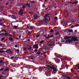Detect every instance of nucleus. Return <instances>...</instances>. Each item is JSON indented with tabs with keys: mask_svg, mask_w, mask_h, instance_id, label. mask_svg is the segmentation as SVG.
Returning <instances> with one entry per match:
<instances>
[{
	"mask_svg": "<svg viewBox=\"0 0 79 79\" xmlns=\"http://www.w3.org/2000/svg\"><path fill=\"white\" fill-rule=\"evenodd\" d=\"M78 40V39H77V37H72L70 40H66L65 41V43H71V42H75V41H77Z\"/></svg>",
	"mask_w": 79,
	"mask_h": 79,
	"instance_id": "1",
	"label": "nucleus"
},
{
	"mask_svg": "<svg viewBox=\"0 0 79 79\" xmlns=\"http://www.w3.org/2000/svg\"><path fill=\"white\" fill-rule=\"evenodd\" d=\"M47 66L48 68H50L51 69H53L54 71H57V69L53 65H52V67L50 65H47Z\"/></svg>",
	"mask_w": 79,
	"mask_h": 79,
	"instance_id": "2",
	"label": "nucleus"
},
{
	"mask_svg": "<svg viewBox=\"0 0 79 79\" xmlns=\"http://www.w3.org/2000/svg\"><path fill=\"white\" fill-rule=\"evenodd\" d=\"M48 45H49V46H52V45H53V46H55V43H53L52 41H50L48 42Z\"/></svg>",
	"mask_w": 79,
	"mask_h": 79,
	"instance_id": "3",
	"label": "nucleus"
},
{
	"mask_svg": "<svg viewBox=\"0 0 79 79\" xmlns=\"http://www.w3.org/2000/svg\"><path fill=\"white\" fill-rule=\"evenodd\" d=\"M33 48H36V49H38L39 48V45L37 44H34L33 46Z\"/></svg>",
	"mask_w": 79,
	"mask_h": 79,
	"instance_id": "4",
	"label": "nucleus"
},
{
	"mask_svg": "<svg viewBox=\"0 0 79 79\" xmlns=\"http://www.w3.org/2000/svg\"><path fill=\"white\" fill-rule=\"evenodd\" d=\"M6 52L7 53H10V54H12L13 53V52L10 49L7 50L6 51Z\"/></svg>",
	"mask_w": 79,
	"mask_h": 79,
	"instance_id": "5",
	"label": "nucleus"
},
{
	"mask_svg": "<svg viewBox=\"0 0 79 79\" xmlns=\"http://www.w3.org/2000/svg\"><path fill=\"white\" fill-rule=\"evenodd\" d=\"M24 10L21 9L20 10L19 12V14H20V15H23L24 13Z\"/></svg>",
	"mask_w": 79,
	"mask_h": 79,
	"instance_id": "6",
	"label": "nucleus"
},
{
	"mask_svg": "<svg viewBox=\"0 0 79 79\" xmlns=\"http://www.w3.org/2000/svg\"><path fill=\"white\" fill-rule=\"evenodd\" d=\"M44 37H45L46 38V39H49V38L50 39V35H47L46 34L44 35Z\"/></svg>",
	"mask_w": 79,
	"mask_h": 79,
	"instance_id": "7",
	"label": "nucleus"
},
{
	"mask_svg": "<svg viewBox=\"0 0 79 79\" xmlns=\"http://www.w3.org/2000/svg\"><path fill=\"white\" fill-rule=\"evenodd\" d=\"M34 18L35 19H37L38 18V17L37 16V15L36 14H34L33 15Z\"/></svg>",
	"mask_w": 79,
	"mask_h": 79,
	"instance_id": "8",
	"label": "nucleus"
},
{
	"mask_svg": "<svg viewBox=\"0 0 79 79\" xmlns=\"http://www.w3.org/2000/svg\"><path fill=\"white\" fill-rule=\"evenodd\" d=\"M44 19L45 21H47L48 20V19H50V17H45Z\"/></svg>",
	"mask_w": 79,
	"mask_h": 79,
	"instance_id": "9",
	"label": "nucleus"
},
{
	"mask_svg": "<svg viewBox=\"0 0 79 79\" xmlns=\"http://www.w3.org/2000/svg\"><path fill=\"white\" fill-rule=\"evenodd\" d=\"M26 8V5L25 4L23 5V6H22V8L23 10L24 11V9H25Z\"/></svg>",
	"mask_w": 79,
	"mask_h": 79,
	"instance_id": "10",
	"label": "nucleus"
},
{
	"mask_svg": "<svg viewBox=\"0 0 79 79\" xmlns=\"http://www.w3.org/2000/svg\"><path fill=\"white\" fill-rule=\"evenodd\" d=\"M9 39L10 41H11V42H13V39L11 37H10L9 38Z\"/></svg>",
	"mask_w": 79,
	"mask_h": 79,
	"instance_id": "11",
	"label": "nucleus"
},
{
	"mask_svg": "<svg viewBox=\"0 0 79 79\" xmlns=\"http://www.w3.org/2000/svg\"><path fill=\"white\" fill-rule=\"evenodd\" d=\"M69 37L68 36H65L64 38V39H65V40H66L67 39H69Z\"/></svg>",
	"mask_w": 79,
	"mask_h": 79,
	"instance_id": "12",
	"label": "nucleus"
},
{
	"mask_svg": "<svg viewBox=\"0 0 79 79\" xmlns=\"http://www.w3.org/2000/svg\"><path fill=\"white\" fill-rule=\"evenodd\" d=\"M78 3V2L77 1L74 2H70V3H72V4H76V3Z\"/></svg>",
	"mask_w": 79,
	"mask_h": 79,
	"instance_id": "13",
	"label": "nucleus"
},
{
	"mask_svg": "<svg viewBox=\"0 0 79 79\" xmlns=\"http://www.w3.org/2000/svg\"><path fill=\"white\" fill-rule=\"evenodd\" d=\"M26 5H27V6L28 7V8H31V6H30V5H29V4L26 3Z\"/></svg>",
	"mask_w": 79,
	"mask_h": 79,
	"instance_id": "14",
	"label": "nucleus"
},
{
	"mask_svg": "<svg viewBox=\"0 0 79 79\" xmlns=\"http://www.w3.org/2000/svg\"><path fill=\"white\" fill-rule=\"evenodd\" d=\"M49 16V14H46V15H45L44 17H45V18H47V17L48 18V17H48Z\"/></svg>",
	"mask_w": 79,
	"mask_h": 79,
	"instance_id": "15",
	"label": "nucleus"
},
{
	"mask_svg": "<svg viewBox=\"0 0 79 79\" xmlns=\"http://www.w3.org/2000/svg\"><path fill=\"white\" fill-rule=\"evenodd\" d=\"M4 35H5V36H9V35H8V33H6L4 34Z\"/></svg>",
	"mask_w": 79,
	"mask_h": 79,
	"instance_id": "16",
	"label": "nucleus"
},
{
	"mask_svg": "<svg viewBox=\"0 0 79 79\" xmlns=\"http://www.w3.org/2000/svg\"><path fill=\"white\" fill-rule=\"evenodd\" d=\"M12 18L13 19H16V17L14 15H12Z\"/></svg>",
	"mask_w": 79,
	"mask_h": 79,
	"instance_id": "17",
	"label": "nucleus"
},
{
	"mask_svg": "<svg viewBox=\"0 0 79 79\" xmlns=\"http://www.w3.org/2000/svg\"><path fill=\"white\" fill-rule=\"evenodd\" d=\"M73 30H68V31L69 32H73Z\"/></svg>",
	"mask_w": 79,
	"mask_h": 79,
	"instance_id": "18",
	"label": "nucleus"
},
{
	"mask_svg": "<svg viewBox=\"0 0 79 79\" xmlns=\"http://www.w3.org/2000/svg\"><path fill=\"white\" fill-rule=\"evenodd\" d=\"M40 36V35H39V34H36V36L37 38L39 37Z\"/></svg>",
	"mask_w": 79,
	"mask_h": 79,
	"instance_id": "19",
	"label": "nucleus"
},
{
	"mask_svg": "<svg viewBox=\"0 0 79 79\" xmlns=\"http://www.w3.org/2000/svg\"><path fill=\"white\" fill-rule=\"evenodd\" d=\"M23 50H24L25 51H26L27 50V49L25 47H24L23 48Z\"/></svg>",
	"mask_w": 79,
	"mask_h": 79,
	"instance_id": "20",
	"label": "nucleus"
},
{
	"mask_svg": "<svg viewBox=\"0 0 79 79\" xmlns=\"http://www.w3.org/2000/svg\"><path fill=\"white\" fill-rule=\"evenodd\" d=\"M18 27L17 26H14V29H17Z\"/></svg>",
	"mask_w": 79,
	"mask_h": 79,
	"instance_id": "21",
	"label": "nucleus"
},
{
	"mask_svg": "<svg viewBox=\"0 0 79 79\" xmlns=\"http://www.w3.org/2000/svg\"><path fill=\"white\" fill-rule=\"evenodd\" d=\"M54 32V31L53 29H51L50 31V32Z\"/></svg>",
	"mask_w": 79,
	"mask_h": 79,
	"instance_id": "22",
	"label": "nucleus"
},
{
	"mask_svg": "<svg viewBox=\"0 0 79 79\" xmlns=\"http://www.w3.org/2000/svg\"><path fill=\"white\" fill-rule=\"evenodd\" d=\"M75 66H76V67H78V69H79V64L76 65H75Z\"/></svg>",
	"mask_w": 79,
	"mask_h": 79,
	"instance_id": "23",
	"label": "nucleus"
},
{
	"mask_svg": "<svg viewBox=\"0 0 79 79\" xmlns=\"http://www.w3.org/2000/svg\"><path fill=\"white\" fill-rule=\"evenodd\" d=\"M3 20H4V19H0V23H1V22H2V21H3Z\"/></svg>",
	"mask_w": 79,
	"mask_h": 79,
	"instance_id": "24",
	"label": "nucleus"
},
{
	"mask_svg": "<svg viewBox=\"0 0 79 79\" xmlns=\"http://www.w3.org/2000/svg\"><path fill=\"white\" fill-rule=\"evenodd\" d=\"M31 48H32V46H30L29 47V48H28V50H30V49H31Z\"/></svg>",
	"mask_w": 79,
	"mask_h": 79,
	"instance_id": "25",
	"label": "nucleus"
},
{
	"mask_svg": "<svg viewBox=\"0 0 79 79\" xmlns=\"http://www.w3.org/2000/svg\"><path fill=\"white\" fill-rule=\"evenodd\" d=\"M16 51H17V53H19V49H17L15 50Z\"/></svg>",
	"mask_w": 79,
	"mask_h": 79,
	"instance_id": "26",
	"label": "nucleus"
},
{
	"mask_svg": "<svg viewBox=\"0 0 79 79\" xmlns=\"http://www.w3.org/2000/svg\"><path fill=\"white\" fill-rule=\"evenodd\" d=\"M3 52H5L4 51H2L0 50V53H3Z\"/></svg>",
	"mask_w": 79,
	"mask_h": 79,
	"instance_id": "27",
	"label": "nucleus"
},
{
	"mask_svg": "<svg viewBox=\"0 0 79 79\" xmlns=\"http://www.w3.org/2000/svg\"><path fill=\"white\" fill-rule=\"evenodd\" d=\"M1 31H4V32H6V31L5 30H2Z\"/></svg>",
	"mask_w": 79,
	"mask_h": 79,
	"instance_id": "28",
	"label": "nucleus"
},
{
	"mask_svg": "<svg viewBox=\"0 0 79 79\" xmlns=\"http://www.w3.org/2000/svg\"><path fill=\"white\" fill-rule=\"evenodd\" d=\"M37 54L38 55H40V52H37Z\"/></svg>",
	"mask_w": 79,
	"mask_h": 79,
	"instance_id": "29",
	"label": "nucleus"
},
{
	"mask_svg": "<svg viewBox=\"0 0 79 79\" xmlns=\"http://www.w3.org/2000/svg\"><path fill=\"white\" fill-rule=\"evenodd\" d=\"M3 62V60H1L0 61V64H1V63H2Z\"/></svg>",
	"mask_w": 79,
	"mask_h": 79,
	"instance_id": "30",
	"label": "nucleus"
},
{
	"mask_svg": "<svg viewBox=\"0 0 79 79\" xmlns=\"http://www.w3.org/2000/svg\"><path fill=\"white\" fill-rule=\"evenodd\" d=\"M31 3H35V1H31Z\"/></svg>",
	"mask_w": 79,
	"mask_h": 79,
	"instance_id": "31",
	"label": "nucleus"
},
{
	"mask_svg": "<svg viewBox=\"0 0 79 79\" xmlns=\"http://www.w3.org/2000/svg\"><path fill=\"white\" fill-rule=\"evenodd\" d=\"M44 40H43V41H41L40 42V44H42L44 43Z\"/></svg>",
	"mask_w": 79,
	"mask_h": 79,
	"instance_id": "32",
	"label": "nucleus"
},
{
	"mask_svg": "<svg viewBox=\"0 0 79 79\" xmlns=\"http://www.w3.org/2000/svg\"><path fill=\"white\" fill-rule=\"evenodd\" d=\"M54 35H50V38H52V37H54Z\"/></svg>",
	"mask_w": 79,
	"mask_h": 79,
	"instance_id": "33",
	"label": "nucleus"
},
{
	"mask_svg": "<svg viewBox=\"0 0 79 79\" xmlns=\"http://www.w3.org/2000/svg\"><path fill=\"white\" fill-rule=\"evenodd\" d=\"M3 69H4V68H2L0 69V71H3Z\"/></svg>",
	"mask_w": 79,
	"mask_h": 79,
	"instance_id": "34",
	"label": "nucleus"
},
{
	"mask_svg": "<svg viewBox=\"0 0 79 79\" xmlns=\"http://www.w3.org/2000/svg\"><path fill=\"white\" fill-rule=\"evenodd\" d=\"M9 70V69H6L4 70V72L6 71H8Z\"/></svg>",
	"mask_w": 79,
	"mask_h": 79,
	"instance_id": "35",
	"label": "nucleus"
},
{
	"mask_svg": "<svg viewBox=\"0 0 79 79\" xmlns=\"http://www.w3.org/2000/svg\"><path fill=\"white\" fill-rule=\"evenodd\" d=\"M54 19H58V17H54Z\"/></svg>",
	"mask_w": 79,
	"mask_h": 79,
	"instance_id": "36",
	"label": "nucleus"
},
{
	"mask_svg": "<svg viewBox=\"0 0 79 79\" xmlns=\"http://www.w3.org/2000/svg\"><path fill=\"white\" fill-rule=\"evenodd\" d=\"M71 72H72V73H73L74 72V70L71 69Z\"/></svg>",
	"mask_w": 79,
	"mask_h": 79,
	"instance_id": "37",
	"label": "nucleus"
},
{
	"mask_svg": "<svg viewBox=\"0 0 79 79\" xmlns=\"http://www.w3.org/2000/svg\"><path fill=\"white\" fill-rule=\"evenodd\" d=\"M59 33H60L59 32H56V35H58V34H59Z\"/></svg>",
	"mask_w": 79,
	"mask_h": 79,
	"instance_id": "38",
	"label": "nucleus"
},
{
	"mask_svg": "<svg viewBox=\"0 0 79 79\" xmlns=\"http://www.w3.org/2000/svg\"><path fill=\"white\" fill-rule=\"evenodd\" d=\"M3 34H4V33H3L0 34V36H1V35H3Z\"/></svg>",
	"mask_w": 79,
	"mask_h": 79,
	"instance_id": "39",
	"label": "nucleus"
},
{
	"mask_svg": "<svg viewBox=\"0 0 79 79\" xmlns=\"http://www.w3.org/2000/svg\"><path fill=\"white\" fill-rule=\"evenodd\" d=\"M37 51H38V50L37 49H35V52H37Z\"/></svg>",
	"mask_w": 79,
	"mask_h": 79,
	"instance_id": "40",
	"label": "nucleus"
},
{
	"mask_svg": "<svg viewBox=\"0 0 79 79\" xmlns=\"http://www.w3.org/2000/svg\"><path fill=\"white\" fill-rule=\"evenodd\" d=\"M14 58H15V56L11 57V58L12 60H13Z\"/></svg>",
	"mask_w": 79,
	"mask_h": 79,
	"instance_id": "41",
	"label": "nucleus"
},
{
	"mask_svg": "<svg viewBox=\"0 0 79 79\" xmlns=\"http://www.w3.org/2000/svg\"><path fill=\"white\" fill-rule=\"evenodd\" d=\"M15 48H17V47H18V45H16L15 46Z\"/></svg>",
	"mask_w": 79,
	"mask_h": 79,
	"instance_id": "42",
	"label": "nucleus"
},
{
	"mask_svg": "<svg viewBox=\"0 0 79 79\" xmlns=\"http://www.w3.org/2000/svg\"><path fill=\"white\" fill-rule=\"evenodd\" d=\"M18 5H19V6H22V4H18Z\"/></svg>",
	"mask_w": 79,
	"mask_h": 79,
	"instance_id": "43",
	"label": "nucleus"
},
{
	"mask_svg": "<svg viewBox=\"0 0 79 79\" xmlns=\"http://www.w3.org/2000/svg\"><path fill=\"white\" fill-rule=\"evenodd\" d=\"M4 39H5V38H2L1 39V40H3Z\"/></svg>",
	"mask_w": 79,
	"mask_h": 79,
	"instance_id": "44",
	"label": "nucleus"
},
{
	"mask_svg": "<svg viewBox=\"0 0 79 79\" xmlns=\"http://www.w3.org/2000/svg\"><path fill=\"white\" fill-rule=\"evenodd\" d=\"M8 2H7L6 3V5H8Z\"/></svg>",
	"mask_w": 79,
	"mask_h": 79,
	"instance_id": "45",
	"label": "nucleus"
},
{
	"mask_svg": "<svg viewBox=\"0 0 79 79\" xmlns=\"http://www.w3.org/2000/svg\"><path fill=\"white\" fill-rule=\"evenodd\" d=\"M9 36H10V37H12V36H13V35H9Z\"/></svg>",
	"mask_w": 79,
	"mask_h": 79,
	"instance_id": "46",
	"label": "nucleus"
},
{
	"mask_svg": "<svg viewBox=\"0 0 79 79\" xmlns=\"http://www.w3.org/2000/svg\"><path fill=\"white\" fill-rule=\"evenodd\" d=\"M73 27H74V26H73V25H72V26H71V28H73Z\"/></svg>",
	"mask_w": 79,
	"mask_h": 79,
	"instance_id": "47",
	"label": "nucleus"
},
{
	"mask_svg": "<svg viewBox=\"0 0 79 79\" xmlns=\"http://www.w3.org/2000/svg\"><path fill=\"white\" fill-rule=\"evenodd\" d=\"M33 29V27H30V29Z\"/></svg>",
	"mask_w": 79,
	"mask_h": 79,
	"instance_id": "48",
	"label": "nucleus"
},
{
	"mask_svg": "<svg viewBox=\"0 0 79 79\" xmlns=\"http://www.w3.org/2000/svg\"><path fill=\"white\" fill-rule=\"evenodd\" d=\"M12 34H13L14 35H15V32L12 33Z\"/></svg>",
	"mask_w": 79,
	"mask_h": 79,
	"instance_id": "49",
	"label": "nucleus"
},
{
	"mask_svg": "<svg viewBox=\"0 0 79 79\" xmlns=\"http://www.w3.org/2000/svg\"><path fill=\"white\" fill-rule=\"evenodd\" d=\"M75 33H76L77 32V30H75Z\"/></svg>",
	"mask_w": 79,
	"mask_h": 79,
	"instance_id": "50",
	"label": "nucleus"
},
{
	"mask_svg": "<svg viewBox=\"0 0 79 79\" xmlns=\"http://www.w3.org/2000/svg\"><path fill=\"white\" fill-rule=\"evenodd\" d=\"M27 28L28 29H29V26H27Z\"/></svg>",
	"mask_w": 79,
	"mask_h": 79,
	"instance_id": "51",
	"label": "nucleus"
},
{
	"mask_svg": "<svg viewBox=\"0 0 79 79\" xmlns=\"http://www.w3.org/2000/svg\"><path fill=\"white\" fill-rule=\"evenodd\" d=\"M0 25H3V23H0Z\"/></svg>",
	"mask_w": 79,
	"mask_h": 79,
	"instance_id": "52",
	"label": "nucleus"
},
{
	"mask_svg": "<svg viewBox=\"0 0 79 79\" xmlns=\"http://www.w3.org/2000/svg\"><path fill=\"white\" fill-rule=\"evenodd\" d=\"M19 38L20 39H21V35H20L19 36Z\"/></svg>",
	"mask_w": 79,
	"mask_h": 79,
	"instance_id": "53",
	"label": "nucleus"
},
{
	"mask_svg": "<svg viewBox=\"0 0 79 79\" xmlns=\"http://www.w3.org/2000/svg\"><path fill=\"white\" fill-rule=\"evenodd\" d=\"M2 77L0 75V78H2Z\"/></svg>",
	"mask_w": 79,
	"mask_h": 79,
	"instance_id": "54",
	"label": "nucleus"
},
{
	"mask_svg": "<svg viewBox=\"0 0 79 79\" xmlns=\"http://www.w3.org/2000/svg\"><path fill=\"white\" fill-rule=\"evenodd\" d=\"M1 45H2V44H0V46H1Z\"/></svg>",
	"mask_w": 79,
	"mask_h": 79,
	"instance_id": "55",
	"label": "nucleus"
},
{
	"mask_svg": "<svg viewBox=\"0 0 79 79\" xmlns=\"http://www.w3.org/2000/svg\"><path fill=\"white\" fill-rule=\"evenodd\" d=\"M3 26L4 27L6 26V25H4Z\"/></svg>",
	"mask_w": 79,
	"mask_h": 79,
	"instance_id": "56",
	"label": "nucleus"
},
{
	"mask_svg": "<svg viewBox=\"0 0 79 79\" xmlns=\"http://www.w3.org/2000/svg\"><path fill=\"white\" fill-rule=\"evenodd\" d=\"M43 7H44V4H43Z\"/></svg>",
	"mask_w": 79,
	"mask_h": 79,
	"instance_id": "57",
	"label": "nucleus"
},
{
	"mask_svg": "<svg viewBox=\"0 0 79 79\" xmlns=\"http://www.w3.org/2000/svg\"><path fill=\"white\" fill-rule=\"evenodd\" d=\"M28 41H30V40L28 39L27 40Z\"/></svg>",
	"mask_w": 79,
	"mask_h": 79,
	"instance_id": "58",
	"label": "nucleus"
},
{
	"mask_svg": "<svg viewBox=\"0 0 79 79\" xmlns=\"http://www.w3.org/2000/svg\"><path fill=\"white\" fill-rule=\"evenodd\" d=\"M1 50H4V49H3V48H2V49H1Z\"/></svg>",
	"mask_w": 79,
	"mask_h": 79,
	"instance_id": "59",
	"label": "nucleus"
},
{
	"mask_svg": "<svg viewBox=\"0 0 79 79\" xmlns=\"http://www.w3.org/2000/svg\"><path fill=\"white\" fill-rule=\"evenodd\" d=\"M28 35H29V34H30V32L28 33Z\"/></svg>",
	"mask_w": 79,
	"mask_h": 79,
	"instance_id": "60",
	"label": "nucleus"
},
{
	"mask_svg": "<svg viewBox=\"0 0 79 79\" xmlns=\"http://www.w3.org/2000/svg\"><path fill=\"white\" fill-rule=\"evenodd\" d=\"M77 73H79V70H77Z\"/></svg>",
	"mask_w": 79,
	"mask_h": 79,
	"instance_id": "61",
	"label": "nucleus"
},
{
	"mask_svg": "<svg viewBox=\"0 0 79 79\" xmlns=\"http://www.w3.org/2000/svg\"><path fill=\"white\" fill-rule=\"evenodd\" d=\"M7 27H10V25H9V26H7Z\"/></svg>",
	"mask_w": 79,
	"mask_h": 79,
	"instance_id": "62",
	"label": "nucleus"
},
{
	"mask_svg": "<svg viewBox=\"0 0 79 79\" xmlns=\"http://www.w3.org/2000/svg\"><path fill=\"white\" fill-rule=\"evenodd\" d=\"M31 60H33V58H32L31 57Z\"/></svg>",
	"mask_w": 79,
	"mask_h": 79,
	"instance_id": "63",
	"label": "nucleus"
},
{
	"mask_svg": "<svg viewBox=\"0 0 79 79\" xmlns=\"http://www.w3.org/2000/svg\"><path fill=\"white\" fill-rule=\"evenodd\" d=\"M45 49H46L47 50L48 48H45Z\"/></svg>",
	"mask_w": 79,
	"mask_h": 79,
	"instance_id": "64",
	"label": "nucleus"
}]
</instances>
